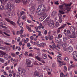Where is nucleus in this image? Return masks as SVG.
<instances>
[{
	"label": "nucleus",
	"mask_w": 77,
	"mask_h": 77,
	"mask_svg": "<svg viewBox=\"0 0 77 77\" xmlns=\"http://www.w3.org/2000/svg\"><path fill=\"white\" fill-rule=\"evenodd\" d=\"M50 10V8H46L45 6L44 5H39L38 7L37 11V14L38 15H41L42 13L40 12L41 11L45 12H47Z\"/></svg>",
	"instance_id": "f257e3e1"
},
{
	"label": "nucleus",
	"mask_w": 77,
	"mask_h": 77,
	"mask_svg": "<svg viewBox=\"0 0 77 77\" xmlns=\"http://www.w3.org/2000/svg\"><path fill=\"white\" fill-rule=\"evenodd\" d=\"M47 23L48 26L51 28H54L55 27V23H54L53 20H45L43 22V24L44 26H46Z\"/></svg>",
	"instance_id": "f03ea898"
},
{
	"label": "nucleus",
	"mask_w": 77,
	"mask_h": 77,
	"mask_svg": "<svg viewBox=\"0 0 77 77\" xmlns=\"http://www.w3.org/2000/svg\"><path fill=\"white\" fill-rule=\"evenodd\" d=\"M71 5V4H65L64 3L63 4V5H60L59 6V7L60 8V9H63V6H65V10H67V11H66V13H68L69 12V11H70V10H71V7L70 6Z\"/></svg>",
	"instance_id": "7ed1b4c3"
},
{
	"label": "nucleus",
	"mask_w": 77,
	"mask_h": 77,
	"mask_svg": "<svg viewBox=\"0 0 77 77\" xmlns=\"http://www.w3.org/2000/svg\"><path fill=\"white\" fill-rule=\"evenodd\" d=\"M21 2H22L23 5H26V4H28L29 3L30 1L29 0H15L16 3H20Z\"/></svg>",
	"instance_id": "20e7f679"
},
{
	"label": "nucleus",
	"mask_w": 77,
	"mask_h": 77,
	"mask_svg": "<svg viewBox=\"0 0 77 77\" xmlns=\"http://www.w3.org/2000/svg\"><path fill=\"white\" fill-rule=\"evenodd\" d=\"M25 65H28V67H31L33 66V64H31V61L29 59H27L26 60Z\"/></svg>",
	"instance_id": "39448f33"
},
{
	"label": "nucleus",
	"mask_w": 77,
	"mask_h": 77,
	"mask_svg": "<svg viewBox=\"0 0 77 77\" xmlns=\"http://www.w3.org/2000/svg\"><path fill=\"white\" fill-rule=\"evenodd\" d=\"M18 71L19 72L20 74H23L24 75L26 74V71H24V69H21V68H19L18 69Z\"/></svg>",
	"instance_id": "423d86ee"
},
{
	"label": "nucleus",
	"mask_w": 77,
	"mask_h": 77,
	"mask_svg": "<svg viewBox=\"0 0 77 77\" xmlns=\"http://www.w3.org/2000/svg\"><path fill=\"white\" fill-rule=\"evenodd\" d=\"M66 25V24H64L62 26L58 28V30H57V33H60V29H63V28H64V27H65V26Z\"/></svg>",
	"instance_id": "0eeeda50"
},
{
	"label": "nucleus",
	"mask_w": 77,
	"mask_h": 77,
	"mask_svg": "<svg viewBox=\"0 0 77 77\" xmlns=\"http://www.w3.org/2000/svg\"><path fill=\"white\" fill-rule=\"evenodd\" d=\"M63 47V50L64 51H66V47L67 46V43H64L62 45Z\"/></svg>",
	"instance_id": "6e6552de"
},
{
	"label": "nucleus",
	"mask_w": 77,
	"mask_h": 77,
	"mask_svg": "<svg viewBox=\"0 0 77 77\" xmlns=\"http://www.w3.org/2000/svg\"><path fill=\"white\" fill-rule=\"evenodd\" d=\"M11 57V56L8 54H6L4 56V58L5 59H6V60H8V59H9Z\"/></svg>",
	"instance_id": "1a4fd4ad"
},
{
	"label": "nucleus",
	"mask_w": 77,
	"mask_h": 77,
	"mask_svg": "<svg viewBox=\"0 0 77 77\" xmlns=\"http://www.w3.org/2000/svg\"><path fill=\"white\" fill-rule=\"evenodd\" d=\"M61 56L58 55L57 57V62H61L62 61V59H61Z\"/></svg>",
	"instance_id": "9d476101"
},
{
	"label": "nucleus",
	"mask_w": 77,
	"mask_h": 77,
	"mask_svg": "<svg viewBox=\"0 0 77 77\" xmlns=\"http://www.w3.org/2000/svg\"><path fill=\"white\" fill-rule=\"evenodd\" d=\"M0 57H3V55L6 54V53L0 51Z\"/></svg>",
	"instance_id": "9b49d317"
},
{
	"label": "nucleus",
	"mask_w": 77,
	"mask_h": 77,
	"mask_svg": "<svg viewBox=\"0 0 77 77\" xmlns=\"http://www.w3.org/2000/svg\"><path fill=\"white\" fill-rule=\"evenodd\" d=\"M66 51H67L69 53H71V52H72V47L70 46L68 48V49H66Z\"/></svg>",
	"instance_id": "f8f14e48"
},
{
	"label": "nucleus",
	"mask_w": 77,
	"mask_h": 77,
	"mask_svg": "<svg viewBox=\"0 0 77 77\" xmlns=\"http://www.w3.org/2000/svg\"><path fill=\"white\" fill-rule=\"evenodd\" d=\"M70 29L72 32V34H74L75 33V28L73 26H71L70 28Z\"/></svg>",
	"instance_id": "ddd939ff"
},
{
	"label": "nucleus",
	"mask_w": 77,
	"mask_h": 77,
	"mask_svg": "<svg viewBox=\"0 0 77 77\" xmlns=\"http://www.w3.org/2000/svg\"><path fill=\"white\" fill-rule=\"evenodd\" d=\"M10 9H12L13 11H14L15 9V5L14 4H11V6L10 7Z\"/></svg>",
	"instance_id": "4468645a"
},
{
	"label": "nucleus",
	"mask_w": 77,
	"mask_h": 77,
	"mask_svg": "<svg viewBox=\"0 0 77 77\" xmlns=\"http://www.w3.org/2000/svg\"><path fill=\"white\" fill-rule=\"evenodd\" d=\"M57 15V12L56 11H53L51 14V15L52 17H55Z\"/></svg>",
	"instance_id": "2eb2a0df"
},
{
	"label": "nucleus",
	"mask_w": 77,
	"mask_h": 77,
	"mask_svg": "<svg viewBox=\"0 0 77 77\" xmlns=\"http://www.w3.org/2000/svg\"><path fill=\"white\" fill-rule=\"evenodd\" d=\"M73 56L74 57H77V52L75 51L73 53Z\"/></svg>",
	"instance_id": "dca6fc26"
},
{
	"label": "nucleus",
	"mask_w": 77,
	"mask_h": 77,
	"mask_svg": "<svg viewBox=\"0 0 77 77\" xmlns=\"http://www.w3.org/2000/svg\"><path fill=\"white\" fill-rule=\"evenodd\" d=\"M70 37L71 38H75L77 37L76 36V35H75V33H74V34H72V35H70Z\"/></svg>",
	"instance_id": "f3484780"
},
{
	"label": "nucleus",
	"mask_w": 77,
	"mask_h": 77,
	"mask_svg": "<svg viewBox=\"0 0 77 77\" xmlns=\"http://www.w3.org/2000/svg\"><path fill=\"white\" fill-rule=\"evenodd\" d=\"M45 17L44 16H43L42 17H41L39 19V21H42L44 20L45 19Z\"/></svg>",
	"instance_id": "a211bd4d"
},
{
	"label": "nucleus",
	"mask_w": 77,
	"mask_h": 77,
	"mask_svg": "<svg viewBox=\"0 0 77 77\" xmlns=\"http://www.w3.org/2000/svg\"><path fill=\"white\" fill-rule=\"evenodd\" d=\"M4 1L5 0H0V2L1 3V5H3V3H7V2H8V0H5V1Z\"/></svg>",
	"instance_id": "6ab92c4d"
},
{
	"label": "nucleus",
	"mask_w": 77,
	"mask_h": 77,
	"mask_svg": "<svg viewBox=\"0 0 77 77\" xmlns=\"http://www.w3.org/2000/svg\"><path fill=\"white\" fill-rule=\"evenodd\" d=\"M4 8V10L5 11H10V7H8L7 6L5 7Z\"/></svg>",
	"instance_id": "aec40b11"
},
{
	"label": "nucleus",
	"mask_w": 77,
	"mask_h": 77,
	"mask_svg": "<svg viewBox=\"0 0 77 77\" xmlns=\"http://www.w3.org/2000/svg\"><path fill=\"white\" fill-rule=\"evenodd\" d=\"M26 29H27L28 30L29 32H33V30H32L30 27L27 26Z\"/></svg>",
	"instance_id": "412c9836"
},
{
	"label": "nucleus",
	"mask_w": 77,
	"mask_h": 77,
	"mask_svg": "<svg viewBox=\"0 0 77 77\" xmlns=\"http://www.w3.org/2000/svg\"><path fill=\"white\" fill-rule=\"evenodd\" d=\"M42 57L44 59H47V56L45 54H43L42 55Z\"/></svg>",
	"instance_id": "4be33fe9"
},
{
	"label": "nucleus",
	"mask_w": 77,
	"mask_h": 77,
	"mask_svg": "<svg viewBox=\"0 0 77 77\" xmlns=\"http://www.w3.org/2000/svg\"><path fill=\"white\" fill-rule=\"evenodd\" d=\"M0 10H1V11H3V10H5V7L4 6L2 5L0 6Z\"/></svg>",
	"instance_id": "5701e85b"
},
{
	"label": "nucleus",
	"mask_w": 77,
	"mask_h": 77,
	"mask_svg": "<svg viewBox=\"0 0 77 77\" xmlns=\"http://www.w3.org/2000/svg\"><path fill=\"white\" fill-rule=\"evenodd\" d=\"M35 58L37 59V60H38L39 61H41V59H42V58L38 56H36L35 57Z\"/></svg>",
	"instance_id": "b1692460"
},
{
	"label": "nucleus",
	"mask_w": 77,
	"mask_h": 77,
	"mask_svg": "<svg viewBox=\"0 0 77 77\" xmlns=\"http://www.w3.org/2000/svg\"><path fill=\"white\" fill-rule=\"evenodd\" d=\"M5 22L3 21L2 20L0 22V24H2V25H5Z\"/></svg>",
	"instance_id": "393cba45"
},
{
	"label": "nucleus",
	"mask_w": 77,
	"mask_h": 77,
	"mask_svg": "<svg viewBox=\"0 0 77 77\" xmlns=\"http://www.w3.org/2000/svg\"><path fill=\"white\" fill-rule=\"evenodd\" d=\"M5 20H6V21H7V22H8V23H10V22L11 21L9 19H8V18L7 17H6L5 18Z\"/></svg>",
	"instance_id": "a878e982"
},
{
	"label": "nucleus",
	"mask_w": 77,
	"mask_h": 77,
	"mask_svg": "<svg viewBox=\"0 0 77 77\" xmlns=\"http://www.w3.org/2000/svg\"><path fill=\"white\" fill-rule=\"evenodd\" d=\"M39 74V72H38L37 71H35V72L34 75H35L38 76Z\"/></svg>",
	"instance_id": "bb28decb"
},
{
	"label": "nucleus",
	"mask_w": 77,
	"mask_h": 77,
	"mask_svg": "<svg viewBox=\"0 0 77 77\" xmlns=\"http://www.w3.org/2000/svg\"><path fill=\"white\" fill-rule=\"evenodd\" d=\"M10 24H12V25H13V26H15V22L11 21H10Z\"/></svg>",
	"instance_id": "cd10ccee"
},
{
	"label": "nucleus",
	"mask_w": 77,
	"mask_h": 77,
	"mask_svg": "<svg viewBox=\"0 0 77 77\" xmlns=\"http://www.w3.org/2000/svg\"><path fill=\"white\" fill-rule=\"evenodd\" d=\"M60 77H65V75L63 74V73H60Z\"/></svg>",
	"instance_id": "c85d7f7f"
},
{
	"label": "nucleus",
	"mask_w": 77,
	"mask_h": 77,
	"mask_svg": "<svg viewBox=\"0 0 77 77\" xmlns=\"http://www.w3.org/2000/svg\"><path fill=\"white\" fill-rule=\"evenodd\" d=\"M68 40V38L66 37H64L63 38V41H66Z\"/></svg>",
	"instance_id": "c756f323"
},
{
	"label": "nucleus",
	"mask_w": 77,
	"mask_h": 77,
	"mask_svg": "<svg viewBox=\"0 0 77 77\" xmlns=\"http://www.w3.org/2000/svg\"><path fill=\"white\" fill-rule=\"evenodd\" d=\"M11 3L10 2H8L7 4V6L8 7H11Z\"/></svg>",
	"instance_id": "7c9ffc66"
},
{
	"label": "nucleus",
	"mask_w": 77,
	"mask_h": 77,
	"mask_svg": "<svg viewBox=\"0 0 77 77\" xmlns=\"http://www.w3.org/2000/svg\"><path fill=\"white\" fill-rule=\"evenodd\" d=\"M0 61L2 62V63H4L5 62V60L3 59L0 58Z\"/></svg>",
	"instance_id": "2f4dec72"
},
{
	"label": "nucleus",
	"mask_w": 77,
	"mask_h": 77,
	"mask_svg": "<svg viewBox=\"0 0 77 77\" xmlns=\"http://www.w3.org/2000/svg\"><path fill=\"white\" fill-rule=\"evenodd\" d=\"M11 55L12 57H15L16 56V54H14L13 53H11Z\"/></svg>",
	"instance_id": "473e14b6"
},
{
	"label": "nucleus",
	"mask_w": 77,
	"mask_h": 77,
	"mask_svg": "<svg viewBox=\"0 0 77 77\" xmlns=\"http://www.w3.org/2000/svg\"><path fill=\"white\" fill-rule=\"evenodd\" d=\"M55 26H57V27H58L59 26V23L58 22H56Z\"/></svg>",
	"instance_id": "72a5a7b5"
},
{
	"label": "nucleus",
	"mask_w": 77,
	"mask_h": 77,
	"mask_svg": "<svg viewBox=\"0 0 77 77\" xmlns=\"http://www.w3.org/2000/svg\"><path fill=\"white\" fill-rule=\"evenodd\" d=\"M58 16L59 17V18H62V16L61 14L59 13L58 14Z\"/></svg>",
	"instance_id": "f704fd0d"
},
{
	"label": "nucleus",
	"mask_w": 77,
	"mask_h": 77,
	"mask_svg": "<svg viewBox=\"0 0 77 77\" xmlns=\"http://www.w3.org/2000/svg\"><path fill=\"white\" fill-rule=\"evenodd\" d=\"M55 41H56V42H57V41L59 40V38H58V37H55Z\"/></svg>",
	"instance_id": "c9c22d12"
},
{
	"label": "nucleus",
	"mask_w": 77,
	"mask_h": 77,
	"mask_svg": "<svg viewBox=\"0 0 77 77\" xmlns=\"http://www.w3.org/2000/svg\"><path fill=\"white\" fill-rule=\"evenodd\" d=\"M59 12H60V13L61 14H65V12H63V11L59 10Z\"/></svg>",
	"instance_id": "e433bc0d"
},
{
	"label": "nucleus",
	"mask_w": 77,
	"mask_h": 77,
	"mask_svg": "<svg viewBox=\"0 0 77 77\" xmlns=\"http://www.w3.org/2000/svg\"><path fill=\"white\" fill-rule=\"evenodd\" d=\"M23 32H24V30L23 29H21L20 31V35H23Z\"/></svg>",
	"instance_id": "4c0bfd02"
},
{
	"label": "nucleus",
	"mask_w": 77,
	"mask_h": 77,
	"mask_svg": "<svg viewBox=\"0 0 77 77\" xmlns=\"http://www.w3.org/2000/svg\"><path fill=\"white\" fill-rule=\"evenodd\" d=\"M58 38H62V35L60 34H59L58 35Z\"/></svg>",
	"instance_id": "58836bf2"
},
{
	"label": "nucleus",
	"mask_w": 77,
	"mask_h": 77,
	"mask_svg": "<svg viewBox=\"0 0 77 77\" xmlns=\"http://www.w3.org/2000/svg\"><path fill=\"white\" fill-rule=\"evenodd\" d=\"M28 54H29V53L27 52H26L25 53V56H28Z\"/></svg>",
	"instance_id": "ea45409f"
},
{
	"label": "nucleus",
	"mask_w": 77,
	"mask_h": 77,
	"mask_svg": "<svg viewBox=\"0 0 77 77\" xmlns=\"http://www.w3.org/2000/svg\"><path fill=\"white\" fill-rule=\"evenodd\" d=\"M23 57V55H22V54H20L19 56V59H20L21 58V57Z\"/></svg>",
	"instance_id": "a19ab883"
},
{
	"label": "nucleus",
	"mask_w": 77,
	"mask_h": 77,
	"mask_svg": "<svg viewBox=\"0 0 77 77\" xmlns=\"http://www.w3.org/2000/svg\"><path fill=\"white\" fill-rule=\"evenodd\" d=\"M0 26L1 27H2V28H3L4 29H6L7 27H6L3 26V25H0Z\"/></svg>",
	"instance_id": "79ce46f5"
},
{
	"label": "nucleus",
	"mask_w": 77,
	"mask_h": 77,
	"mask_svg": "<svg viewBox=\"0 0 77 77\" xmlns=\"http://www.w3.org/2000/svg\"><path fill=\"white\" fill-rule=\"evenodd\" d=\"M42 47H45V46L46 45V44L45 43H42L41 44Z\"/></svg>",
	"instance_id": "37998d69"
},
{
	"label": "nucleus",
	"mask_w": 77,
	"mask_h": 77,
	"mask_svg": "<svg viewBox=\"0 0 77 77\" xmlns=\"http://www.w3.org/2000/svg\"><path fill=\"white\" fill-rule=\"evenodd\" d=\"M59 22L60 23H62V18H59Z\"/></svg>",
	"instance_id": "c03bdc74"
},
{
	"label": "nucleus",
	"mask_w": 77,
	"mask_h": 77,
	"mask_svg": "<svg viewBox=\"0 0 77 77\" xmlns=\"http://www.w3.org/2000/svg\"><path fill=\"white\" fill-rule=\"evenodd\" d=\"M44 35H47V30H45L44 32Z\"/></svg>",
	"instance_id": "a18cd8bd"
},
{
	"label": "nucleus",
	"mask_w": 77,
	"mask_h": 77,
	"mask_svg": "<svg viewBox=\"0 0 77 77\" xmlns=\"http://www.w3.org/2000/svg\"><path fill=\"white\" fill-rule=\"evenodd\" d=\"M59 63H61V64L63 65H65V64L64 63V62H61H61H59Z\"/></svg>",
	"instance_id": "49530a36"
},
{
	"label": "nucleus",
	"mask_w": 77,
	"mask_h": 77,
	"mask_svg": "<svg viewBox=\"0 0 77 77\" xmlns=\"http://www.w3.org/2000/svg\"><path fill=\"white\" fill-rule=\"evenodd\" d=\"M4 34H5V35L7 36H10V35L8 34L7 33H6L5 32H4Z\"/></svg>",
	"instance_id": "de8ad7c7"
},
{
	"label": "nucleus",
	"mask_w": 77,
	"mask_h": 77,
	"mask_svg": "<svg viewBox=\"0 0 77 77\" xmlns=\"http://www.w3.org/2000/svg\"><path fill=\"white\" fill-rule=\"evenodd\" d=\"M75 65L74 64H72L70 66V68H75Z\"/></svg>",
	"instance_id": "09e8293b"
},
{
	"label": "nucleus",
	"mask_w": 77,
	"mask_h": 77,
	"mask_svg": "<svg viewBox=\"0 0 77 77\" xmlns=\"http://www.w3.org/2000/svg\"><path fill=\"white\" fill-rule=\"evenodd\" d=\"M65 60L67 61V62H68V60H69V59H68V57H66L65 58Z\"/></svg>",
	"instance_id": "8fccbe9b"
},
{
	"label": "nucleus",
	"mask_w": 77,
	"mask_h": 77,
	"mask_svg": "<svg viewBox=\"0 0 77 77\" xmlns=\"http://www.w3.org/2000/svg\"><path fill=\"white\" fill-rule=\"evenodd\" d=\"M5 44H6L7 45H11V44L8 43L4 42Z\"/></svg>",
	"instance_id": "3c124183"
},
{
	"label": "nucleus",
	"mask_w": 77,
	"mask_h": 77,
	"mask_svg": "<svg viewBox=\"0 0 77 77\" xmlns=\"http://www.w3.org/2000/svg\"><path fill=\"white\" fill-rule=\"evenodd\" d=\"M8 17L11 18L12 17V15L11 14H9L8 15Z\"/></svg>",
	"instance_id": "603ef678"
},
{
	"label": "nucleus",
	"mask_w": 77,
	"mask_h": 77,
	"mask_svg": "<svg viewBox=\"0 0 77 77\" xmlns=\"http://www.w3.org/2000/svg\"><path fill=\"white\" fill-rule=\"evenodd\" d=\"M17 17H19L20 16V11H18L17 12Z\"/></svg>",
	"instance_id": "864d4df0"
},
{
	"label": "nucleus",
	"mask_w": 77,
	"mask_h": 77,
	"mask_svg": "<svg viewBox=\"0 0 77 77\" xmlns=\"http://www.w3.org/2000/svg\"><path fill=\"white\" fill-rule=\"evenodd\" d=\"M62 44V42H60L59 43H58V45H59V46L61 45Z\"/></svg>",
	"instance_id": "5fc2aeb1"
},
{
	"label": "nucleus",
	"mask_w": 77,
	"mask_h": 77,
	"mask_svg": "<svg viewBox=\"0 0 77 77\" xmlns=\"http://www.w3.org/2000/svg\"><path fill=\"white\" fill-rule=\"evenodd\" d=\"M58 65L59 67H61V66H62V64L60 63L58 64Z\"/></svg>",
	"instance_id": "6e6d98bb"
},
{
	"label": "nucleus",
	"mask_w": 77,
	"mask_h": 77,
	"mask_svg": "<svg viewBox=\"0 0 77 77\" xmlns=\"http://www.w3.org/2000/svg\"><path fill=\"white\" fill-rule=\"evenodd\" d=\"M40 62H41L43 63H45V61H44V60H41V61H40Z\"/></svg>",
	"instance_id": "4d7b16f0"
},
{
	"label": "nucleus",
	"mask_w": 77,
	"mask_h": 77,
	"mask_svg": "<svg viewBox=\"0 0 77 77\" xmlns=\"http://www.w3.org/2000/svg\"><path fill=\"white\" fill-rule=\"evenodd\" d=\"M52 66L53 67V68H54V67H55V64L54 63H53L52 64Z\"/></svg>",
	"instance_id": "13d9d810"
},
{
	"label": "nucleus",
	"mask_w": 77,
	"mask_h": 77,
	"mask_svg": "<svg viewBox=\"0 0 77 77\" xmlns=\"http://www.w3.org/2000/svg\"><path fill=\"white\" fill-rule=\"evenodd\" d=\"M12 48L13 50H14L15 49V45H14L13 47H12Z\"/></svg>",
	"instance_id": "bf43d9fd"
},
{
	"label": "nucleus",
	"mask_w": 77,
	"mask_h": 77,
	"mask_svg": "<svg viewBox=\"0 0 77 77\" xmlns=\"http://www.w3.org/2000/svg\"><path fill=\"white\" fill-rule=\"evenodd\" d=\"M30 11L31 12H32V13H34V10H33V9H31Z\"/></svg>",
	"instance_id": "052dcab7"
},
{
	"label": "nucleus",
	"mask_w": 77,
	"mask_h": 77,
	"mask_svg": "<svg viewBox=\"0 0 77 77\" xmlns=\"http://www.w3.org/2000/svg\"><path fill=\"white\" fill-rule=\"evenodd\" d=\"M20 39H21V38H20V37L18 38L17 39V42H19V41H20Z\"/></svg>",
	"instance_id": "680f3d73"
},
{
	"label": "nucleus",
	"mask_w": 77,
	"mask_h": 77,
	"mask_svg": "<svg viewBox=\"0 0 77 77\" xmlns=\"http://www.w3.org/2000/svg\"><path fill=\"white\" fill-rule=\"evenodd\" d=\"M4 74V75H8V74H7L6 73V72L5 71L4 72H3Z\"/></svg>",
	"instance_id": "e2e57ef3"
},
{
	"label": "nucleus",
	"mask_w": 77,
	"mask_h": 77,
	"mask_svg": "<svg viewBox=\"0 0 77 77\" xmlns=\"http://www.w3.org/2000/svg\"><path fill=\"white\" fill-rule=\"evenodd\" d=\"M52 46L54 48H56V45L55 44L53 45Z\"/></svg>",
	"instance_id": "0e129e2a"
},
{
	"label": "nucleus",
	"mask_w": 77,
	"mask_h": 77,
	"mask_svg": "<svg viewBox=\"0 0 77 77\" xmlns=\"http://www.w3.org/2000/svg\"><path fill=\"white\" fill-rule=\"evenodd\" d=\"M27 46L28 47H30V44L29 43H27Z\"/></svg>",
	"instance_id": "69168bd1"
},
{
	"label": "nucleus",
	"mask_w": 77,
	"mask_h": 77,
	"mask_svg": "<svg viewBox=\"0 0 77 77\" xmlns=\"http://www.w3.org/2000/svg\"><path fill=\"white\" fill-rule=\"evenodd\" d=\"M52 35H53V36H56V32H54L53 33Z\"/></svg>",
	"instance_id": "338daca9"
},
{
	"label": "nucleus",
	"mask_w": 77,
	"mask_h": 77,
	"mask_svg": "<svg viewBox=\"0 0 77 77\" xmlns=\"http://www.w3.org/2000/svg\"><path fill=\"white\" fill-rule=\"evenodd\" d=\"M16 76H17V77H23V76H22V75H17Z\"/></svg>",
	"instance_id": "774afa93"
}]
</instances>
